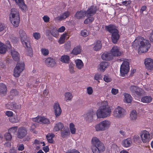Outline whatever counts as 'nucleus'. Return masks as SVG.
I'll list each match as a JSON object with an SVG mask.
<instances>
[{"label": "nucleus", "mask_w": 153, "mask_h": 153, "mask_svg": "<svg viewBox=\"0 0 153 153\" xmlns=\"http://www.w3.org/2000/svg\"><path fill=\"white\" fill-rule=\"evenodd\" d=\"M132 46L136 49H138L139 52L144 53L148 51L151 45L148 40L142 37H137L133 42Z\"/></svg>", "instance_id": "f257e3e1"}, {"label": "nucleus", "mask_w": 153, "mask_h": 153, "mask_svg": "<svg viewBox=\"0 0 153 153\" xmlns=\"http://www.w3.org/2000/svg\"><path fill=\"white\" fill-rule=\"evenodd\" d=\"M111 111L110 107L108 106L107 102H105L102 103L100 109L97 112L98 118H105L110 115Z\"/></svg>", "instance_id": "f03ea898"}, {"label": "nucleus", "mask_w": 153, "mask_h": 153, "mask_svg": "<svg viewBox=\"0 0 153 153\" xmlns=\"http://www.w3.org/2000/svg\"><path fill=\"white\" fill-rule=\"evenodd\" d=\"M92 144V150L93 153H100L105 150L103 144L96 137H93L91 140Z\"/></svg>", "instance_id": "7ed1b4c3"}, {"label": "nucleus", "mask_w": 153, "mask_h": 153, "mask_svg": "<svg viewBox=\"0 0 153 153\" xmlns=\"http://www.w3.org/2000/svg\"><path fill=\"white\" fill-rule=\"evenodd\" d=\"M92 144V150L93 153H100L105 150L103 144L96 137H93L91 140Z\"/></svg>", "instance_id": "20e7f679"}, {"label": "nucleus", "mask_w": 153, "mask_h": 153, "mask_svg": "<svg viewBox=\"0 0 153 153\" xmlns=\"http://www.w3.org/2000/svg\"><path fill=\"white\" fill-rule=\"evenodd\" d=\"M105 29L112 33L111 40L112 42L114 44L117 43L120 37L118 30L111 25L105 26Z\"/></svg>", "instance_id": "39448f33"}, {"label": "nucleus", "mask_w": 153, "mask_h": 153, "mask_svg": "<svg viewBox=\"0 0 153 153\" xmlns=\"http://www.w3.org/2000/svg\"><path fill=\"white\" fill-rule=\"evenodd\" d=\"M11 17L10 16V19L11 23L16 27L19 26L20 22V17L18 11L15 8L11 9Z\"/></svg>", "instance_id": "423d86ee"}, {"label": "nucleus", "mask_w": 153, "mask_h": 153, "mask_svg": "<svg viewBox=\"0 0 153 153\" xmlns=\"http://www.w3.org/2000/svg\"><path fill=\"white\" fill-rule=\"evenodd\" d=\"M110 124V122L108 120L102 121L95 126L96 130L97 131L105 130L109 128Z\"/></svg>", "instance_id": "0eeeda50"}, {"label": "nucleus", "mask_w": 153, "mask_h": 153, "mask_svg": "<svg viewBox=\"0 0 153 153\" xmlns=\"http://www.w3.org/2000/svg\"><path fill=\"white\" fill-rule=\"evenodd\" d=\"M25 64L23 62H19L16 65L14 71V75L16 77L19 76L20 73L24 70Z\"/></svg>", "instance_id": "6e6552de"}, {"label": "nucleus", "mask_w": 153, "mask_h": 153, "mask_svg": "<svg viewBox=\"0 0 153 153\" xmlns=\"http://www.w3.org/2000/svg\"><path fill=\"white\" fill-rule=\"evenodd\" d=\"M126 114V112L125 110L119 106L115 108L113 112V116L118 118L123 117Z\"/></svg>", "instance_id": "1a4fd4ad"}, {"label": "nucleus", "mask_w": 153, "mask_h": 153, "mask_svg": "<svg viewBox=\"0 0 153 153\" xmlns=\"http://www.w3.org/2000/svg\"><path fill=\"white\" fill-rule=\"evenodd\" d=\"M129 63L127 61H124L121 65L120 68V72L121 75L124 76L127 74L129 70Z\"/></svg>", "instance_id": "9d476101"}, {"label": "nucleus", "mask_w": 153, "mask_h": 153, "mask_svg": "<svg viewBox=\"0 0 153 153\" xmlns=\"http://www.w3.org/2000/svg\"><path fill=\"white\" fill-rule=\"evenodd\" d=\"M131 92L135 95L142 96L143 93V91L141 88L135 86H131L130 87Z\"/></svg>", "instance_id": "9b49d317"}, {"label": "nucleus", "mask_w": 153, "mask_h": 153, "mask_svg": "<svg viewBox=\"0 0 153 153\" xmlns=\"http://www.w3.org/2000/svg\"><path fill=\"white\" fill-rule=\"evenodd\" d=\"M142 133L140 136L143 142L144 143L149 142L151 139L150 135L149 132L144 130L142 131Z\"/></svg>", "instance_id": "f8f14e48"}, {"label": "nucleus", "mask_w": 153, "mask_h": 153, "mask_svg": "<svg viewBox=\"0 0 153 153\" xmlns=\"http://www.w3.org/2000/svg\"><path fill=\"white\" fill-rule=\"evenodd\" d=\"M27 133L26 128L24 127L19 128L17 132V137L18 138L22 139L24 137Z\"/></svg>", "instance_id": "ddd939ff"}, {"label": "nucleus", "mask_w": 153, "mask_h": 153, "mask_svg": "<svg viewBox=\"0 0 153 153\" xmlns=\"http://www.w3.org/2000/svg\"><path fill=\"white\" fill-rule=\"evenodd\" d=\"M97 10V7L96 6L94 7V6H92L88 9L86 11V15L87 17H89L90 16H92L95 14L96 11Z\"/></svg>", "instance_id": "4468645a"}, {"label": "nucleus", "mask_w": 153, "mask_h": 153, "mask_svg": "<svg viewBox=\"0 0 153 153\" xmlns=\"http://www.w3.org/2000/svg\"><path fill=\"white\" fill-rule=\"evenodd\" d=\"M95 114V112L93 110H89L86 114L84 115L85 119L87 121L91 122L93 119L94 115Z\"/></svg>", "instance_id": "2eb2a0df"}, {"label": "nucleus", "mask_w": 153, "mask_h": 153, "mask_svg": "<svg viewBox=\"0 0 153 153\" xmlns=\"http://www.w3.org/2000/svg\"><path fill=\"white\" fill-rule=\"evenodd\" d=\"M146 68L148 70H152L153 68V60L150 58L146 59L144 61Z\"/></svg>", "instance_id": "dca6fc26"}, {"label": "nucleus", "mask_w": 153, "mask_h": 153, "mask_svg": "<svg viewBox=\"0 0 153 153\" xmlns=\"http://www.w3.org/2000/svg\"><path fill=\"white\" fill-rule=\"evenodd\" d=\"M53 110L56 117L57 118L60 115L62 112V110L59 103L54 104Z\"/></svg>", "instance_id": "f3484780"}, {"label": "nucleus", "mask_w": 153, "mask_h": 153, "mask_svg": "<svg viewBox=\"0 0 153 153\" xmlns=\"http://www.w3.org/2000/svg\"><path fill=\"white\" fill-rule=\"evenodd\" d=\"M20 38L21 39V42L23 45H24L25 42L27 43L28 42L27 40V37L26 33L24 30H20L19 32Z\"/></svg>", "instance_id": "a211bd4d"}, {"label": "nucleus", "mask_w": 153, "mask_h": 153, "mask_svg": "<svg viewBox=\"0 0 153 153\" xmlns=\"http://www.w3.org/2000/svg\"><path fill=\"white\" fill-rule=\"evenodd\" d=\"M33 121L36 122L38 123L41 122L42 123L45 124H49L50 122L48 119H47L44 117H36L33 119Z\"/></svg>", "instance_id": "6ab92c4d"}, {"label": "nucleus", "mask_w": 153, "mask_h": 153, "mask_svg": "<svg viewBox=\"0 0 153 153\" xmlns=\"http://www.w3.org/2000/svg\"><path fill=\"white\" fill-rule=\"evenodd\" d=\"M70 14L69 12L67 11L62 13L60 16H59L55 18L56 21H61L68 17Z\"/></svg>", "instance_id": "aec40b11"}, {"label": "nucleus", "mask_w": 153, "mask_h": 153, "mask_svg": "<svg viewBox=\"0 0 153 153\" xmlns=\"http://www.w3.org/2000/svg\"><path fill=\"white\" fill-rule=\"evenodd\" d=\"M25 48H27V51H26V54L27 55L31 57L33 55V52L32 49L31 47L29 42H27V43L25 42V44L24 45Z\"/></svg>", "instance_id": "412c9836"}, {"label": "nucleus", "mask_w": 153, "mask_h": 153, "mask_svg": "<svg viewBox=\"0 0 153 153\" xmlns=\"http://www.w3.org/2000/svg\"><path fill=\"white\" fill-rule=\"evenodd\" d=\"M15 1L16 5L22 10H25L27 8L26 5L25 4L23 0H13Z\"/></svg>", "instance_id": "4be33fe9"}, {"label": "nucleus", "mask_w": 153, "mask_h": 153, "mask_svg": "<svg viewBox=\"0 0 153 153\" xmlns=\"http://www.w3.org/2000/svg\"><path fill=\"white\" fill-rule=\"evenodd\" d=\"M46 65L48 67H52L56 64L55 60L51 58H48L45 61Z\"/></svg>", "instance_id": "5701e85b"}, {"label": "nucleus", "mask_w": 153, "mask_h": 153, "mask_svg": "<svg viewBox=\"0 0 153 153\" xmlns=\"http://www.w3.org/2000/svg\"><path fill=\"white\" fill-rule=\"evenodd\" d=\"M111 53L112 56H119L121 55V53L119 50L117 46H114L113 47L111 50Z\"/></svg>", "instance_id": "b1692460"}, {"label": "nucleus", "mask_w": 153, "mask_h": 153, "mask_svg": "<svg viewBox=\"0 0 153 153\" xmlns=\"http://www.w3.org/2000/svg\"><path fill=\"white\" fill-rule=\"evenodd\" d=\"M6 106L8 109L10 110H13L14 109H18L19 107V105L15 102H9L6 105Z\"/></svg>", "instance_id": "393cba45"}, {"label": "nucleus", "mask_w": 153, "mask_h": 153, "mask_svg": "<svg viewBox=\"0 0 153 153\" xmlns=\"http://www.w3.org/2000/svg\"><path fill=\"white\" fill-rule=\"evenodd\" d=\"M86 13L85 11L81 10L80 11H77L74 16L77 19H82L86 15Z\"/></svg>", "instance_id": "a878e982"}, {"label": "nucleus", "mask_w": 153, "mask_h": 153, "mask_svg": "<svg viewBox=\"0 0 153 153\" xmlns=\"http://www.w3.org/2000/svg\"><path fill=\"white\" fill-rule=\"evenodd\" d=\"M70 133L68 127H65L61 132V136L63 138H65L70 135Z\"/></svg>", "instance_id": "bb28decb"}, {"label": "nucleus", "mask_w": 153, "mask_h": 153, "mask_svg": "<svg viewBox=\"0 0 153 153\" xmlns=\"http://www.w3.org/2000/svg\"><path fill=\"white\" fill-rule=\"evenodd\" d=\"M102 59L105 60H110L113 58L112 54L110 53H104L102 56Z\"/></svg>", "instance_id": "cd10ccee"}, {"label": "nucleus", "mask_w": 153, "mask_h": 153, "mask_svg": "<svg viewBox=\"0 0 153 153\" xmlns=\"http://www.w3.org/2000/svg\"><path fill=\"white\" fill-rule=\"evenodd\" d=\"M11 53L13 59L16 61H18L19 57V53L14 50H12Z\"/></svg>", "instance_id": "c85d7f7f"}, {"label": "nucleus", "mask_w": 153, "mask_h": 153, "mask_svg": "<svg viewBox=\"0 0 153 153\" xmlns=\"http://www.w3.org/2000/svg\"><path fill=\"white\" fill-rule=\"evenodd\" d=\"M63 124L60 122H59L55 124L53 130L55 131H58L62 130L64 127Z\"/></svg>", "instance_id": "c756f323"}, {"label": "nucleus", "mask_w": 153, "mask_h": 153, "mask_svg": "<svg viewBox=\"0 0 153 153\" xmlns=\"http://www.w3.org/2000/svg\"><path fill=\"white\" fill-rule=\"evenodd\" d=\"M108 65V62L104 61L101 62L100 64L99 69L100 71H104Z\"/></svg>", "instance_id": "7c9ffc66"}, {"label": "nucleus", "mask_w": 153, "mask_h": 153, "mask_svg": "<svg viewBox=\"0 0 153 153\" xmlns=\"http://www.w3.org/2000/svg\"><path fill=\"white\" fill-rule=\"evenodd\" d=\"M137 118V115L136 111L135 110H132L130 114V119L133 121H135Z\"/></svg>", "instance_id": "2f4dec72"}, {"label": "nucleus", "mask_w": 153, "mask_h": 153, "mask_svg": "<svg viewBox=\"0 0 153 153\" xmlns=\"http://www.w3.org/2000/svg\"><path fill=\"white\" fill-rule=\"evenodd\" d=\"M55 136L54 134L51 133L48 134L46 136V137L48 142L50 143H53V138Z\"/></svg>", "instance_id": "473e14b6"}, {"label": "nucleus", "mask_w": 153, "mask_h": 153, "mask_svg": "<svg viewBox=\"0 0 153 153\" xmlns=\"http://www.w3.org/2000/svg\"><path fill=\"white\" fill-rule=\"evenodd\" d=\"M7 91V88L5 84L3 83H0V94H4Z\"/></svg>", "instance_id": "72a5a7b5"}, {"label": "nucleus", "mask_w": 153, "mask_h": 153, "mask_svg": "<svg viewBox=\"0 0 153 153\" xmlns=\"http://www.w3.org/2000/svg\"><path fill=\"white\" fill-rule=\"evenodd\" d=\"M131 143V141L128 138L124 140L122 142L123 146L126 147H129Z\"/></svg>", "instance_id": "f704fd0d"}, {"label": "nucleus", "mask_w": 153, "mask_h": 153, "mask_svg": "<svg viewBox=\"0 0 153 153\" xmlns=\"http://www.w3.org/2000/svg\"><path fill=\"white\" fill-rule=\"evenodd\" d=\"M60 60L63 62L68 63H69L70 60L69 57L68 56L64 55L62 56Z\"/></svg>", "instance_id": "c9c22d12"}, {"label": "nucleus", "mask_w": 153, "mask_h": 153, "mask_svg": "<svg viewBox=\"0 0 153 153\" xmlns=\"http://www.w3.org/2000/svg\"><path fill=\"white\" fill-rule=\"evenodd\" d=\"M102 46L100 41L98 40L97 41L95 46L94 47L93 49L96 51H99L101 48Z\"/></svg>", "instance_id": "e433bc0d"}, {"label": "nucleus", "mask_w": 153, "mask_h": 153, "mask_svg": "<svg viewBox=\"0 0 153 153\" xmlns=\"http://www.w3.org/2000/svg\"><path fill=\"white\" fill-rule=\"evenodd\" d=\"M152 100V98L150 96H145L143 97L141 101L144 103H149L151 102Z\"/></svg>", "instance_id": "4c0bfd02"}, {"label": "nucleus", "mask_w": 153, "mask_h": 153, "mask_svg": "<svg viewBox=\"0 0 153 153\" xmlns=\"http://www.w3.org/2000/svg\"><path fill=\"white\" fill-rule=\"evenodd\" d=\"M81 51V49L80 47L79 46H76L73 49L71 53L76 55L80 53Z\"/></svg>", "instance_id": "58836bf2"}, {"label": "nucleus", "mask_w": 153, "mask_h": 153, "mask_svg": "<svg viewBox=\"0 0 153 153\" xmlns=\"http://www.w3.org/2000/svg\"><path fill=\"white\" fill-rule=\"evenodd\" d=\"M75 63L76 67L79 69H81L83 67V64L82 60L78 59L75 61Z\"/></svg>", "instance_id": "ea45409f"}, {"label": "nucleus", "mask_w": 153, "mask_h": 153, "mask_svg": "<svg viewBox=\"0 0 153 153\" xmlns=\"http://www.w3.org/2000/svg\"><path fill=\"white\" fill-rule=\"evenodd\" d=\"M125 99L124 100L127 103H130L132 100V97L129 94L127 93H125Z\"/></svg>", "instance_id": "a19ab883"}, {"label": "nucleus", "mask_w": 153, "mask_h": 153, "mask_svg": "<svg viewBox=\"0 0 153 153\" xmlns=\"http://www.w3.org/2000/svg\"><path fill=\"white\" fill-rule=\"evenodd\" d=\"M18 128L17 126H14L10 128L8 130V132L11 135L15 134Z\"/></svg>", "instance_id": "79ce46f5"}, {"label": "nucleus", "mask_w": 153, "mask_h": 153, "mask_svg": "<svg viewBox=\"0 0 153 153\" xmlns=\"http://www.w3.org/2000/svg\"><path fill=\"white\" fill-rule=\"evenodd\" d=\"M70 129L71 134H74L75 133L76 129L75 128V125L73 123H71L70 124Z\"/></svg>", "instance_id": "37998d69"}, {"label": "nucleus", "mask_w": 153, "mask_h": 153, "mask_svg": "<svg viewBox=\"0 0 153 153\" xmlns=\"http://www.w3.org/2000/svg\"><path fill=\"white\" fill-rule=\"evenodd\" d=\"M10 95L9 96L10 98L12 99V97L11 96H13L17 95L18 94V92L17 90L16 89H13L11 90L10 92Z\"/></svg>", "instance_id": "c03bdc74"}, {"label": "nucleus", "mask_w": 153, "mask_h": 153, "mask_svg": "<svg viewBox=\"0 0 153 153\" xmlns=\"http://www.w3.org/2000/svg\"><path fill=\"white\" fill-rule=\"evenodd\" d=\"M10 122L13 123H17L19 122V120L16 116L11 117L9 118Z\"/></svg>", "instance_id": "a18cd8bd"}, {"label": "nucleus", "mask_w": 153, "mask_h": 153, "mask_svg": "<svg viewBox=\"0 0 153 153\" xmlns=\"http://www.w3.org/2000/svg\"><path fill=\"white\" fill-rule=\"evenodd\" d=\"M7 50V47L4 45H1L0 47V53H5Z\"/></svg>", "instance_id": "49530a36"}, {"label": "nucleus", "mask_w": 153, "mask_h": 153, "mask_svg": "<svg viewBox=\"0 0 153 153\" xmlns=\"http://www.w3.org/2000/svg\"><path fill=\"white\" fill-rule=\"evenodd\" d=\"M65 98L66 99V101L71 100L73 97L72 94L69 92H67L65 94Z\"/></svg>", "instance_id": "de8ad7c7"}, {"label": "nucleus", "mask_w": 153, "mask_h": 153, "mask_svg": "<svg viewBox=\"0 0 153 153\" xmlns=\"http://www.w3.org/2000/svg\"><path fill=\"white\" fill-rule=\"evenodd\" d=\"M12 135L10 133H6L4 135V137L5 139L6 140H11L12 138Z\"/></svg>", "instance_id": "09e8293b"}, {"label": "nucleus", "mask_w": 153, "mask_h": 153, "mask_svg": "<svg viewBox=\"0 0 153 153\" xmlns=\"http://www.w3.org/2000/svg\"><path fill=\"white\" fill-rule=\"evenodd\" d=\"M58 34V31L56 28H53L51 31V35L56 37Z\"/></svg>", "instance_id": "8fccbe9b"}, {"label": "nucleus", "mask_w": 153, "mask_h": 153, "mask_svg": "<svg viewBox=\"0 0 153 153\" xmlns=\"http://www.w3.org/2000/svg\"><path fill=\"white\" fill-rule=\"evenodd\" d=\"M74 65L72 63H70L69 65V70L71 74L74 73L75 71L74 70Z\"/></svg>", "instance_id": "3c124183"}, {"label": "nucleus", "mask_w": 153, "mask_h": 153, "mask_svg": "<svg viewBox=\"0 0 153 153\" xmlns=\"http://www.w3.org/2000/svg\"><path fill=\"white\" fill-rule=\"evenodd\" d=\"M71 45L70 42L68 41L64 45V48L66 50H69L71 48Z\"/></svg>", "instance_id": "603ef678"}, {"label": "nucleus", "mask_w": 153, "mask_h": 153, "mask_svg": "<svg viewBox=\"0 0 153 153\" xmlns=\"http://www.w3.org/2000/svg\"><path fill=\"white\" fill-rule=\"evenodd\" d=\"M45 34L46 36L48 37V39L50 40H52V38L51 36V31L49 30H47L45 31Z\"/></svg>", "instance_id": "864d4df0"}, {"label": "nucleus", "mask_w": 153, "mask_h": 153, "mask_svg": "<svg viewBox=\"0 0 153 153\" xmlns=\"http://www.w3.org/2000/svg\"><path fill=\"white\" fill-rule=\"evenodd\" d=\"M41 51L42 54L44 56H46L49 53V51L48 49H42Z\"/></svg>", "instance_id": "5fc2aeb1"}, {"label": "nucleus", "mask_w": 153, "mask_h": 153, "mask_svg": "<svg viewBox=\"0 0 153 153\" xmlns=\"http://www.w3.org/2000/svg\"><path fill=\"white\" fill-rule=\"evenodd\" d=\"M104 80L105 82H110L111 79L108 75H105L104 77Z\"/></svg>", "instance_id": "6e6d98bb"}, {"label": "nucleus", "mask_w": 153, "mask_h": 153, "mask_svg": "<svg viewBox=\"0 0 153 153\" xmlns=\"http://www.w3.org/2000/svg\"><path fill=\"white\" fill-rule=\"evenodd\" d=\"M33 36L34 38L36 39H38L40 37V34L38 33H33Z\"/></svg>", "instance_id": "4d7b16f0"}, {"label": "nucleus", "mask_w": 153, "mask_h": 153, "mask_svg": "<svg viewBox=\"0 0 153 153\" xmlns=\"http://www.w3.org/2000/svg\"><path fill=\"white\" fill-rule=\"evenodd\" d=\"M88 94L89 95L91 94L93 92V90L92 87H89L87 88Z\"/></svg>", "instance_id": "13d9d810"}, {"label": "nucleus", "mask_w": 153, "mask_h": 153, "mask_svg": "<svg viewBox=\"0 0 153 153\" xmlns=\"http://www.w3.org/2000/svg\"><path fill=\"white\" fill-rule=\"evenodd\" d=\"M101 75L98 73L96 74L95 75L94 79L96 80H100L101 79Z\"/></svg>", "instance_id": "bf43d9fd"}, {"label": "nucleus", "mask_w": 153, "mask_h": 153, "mask_svg": "<svg viewBox=\"0 0 153 153\" xmlns=\"http://www.w3.org/2000/svg\"><path fill=\"white\" fill-rule=\"evenodd\" d=\"M87 31L86 30H84L82 31L81 32L82 36L84 37H86L88 36Z\"/></svg>", "instance_id": "052dcab7"}, {"label": "nucleus", "mask_w": 153, "mask_h": 153, "mask_svg": "<svg viewBox=\"0 0 153 153\" xmlns=\"http://www.w3.org/2000/svg\"><path fill=\"white\" fill-rule=\"evenodd\" d=\"M10 39L11 41L14 43H16L18 41V38L16 37H13Z\"/></svg>", "instance_id": "680f3d73"}, {"label": "nucleus", "mask_w": 153, "mask_h": 153, "mask_svg": "<svg viewBox=\"0 0 153 153\" xmlns=\"http://www.w3.org/2000/svg\"><path fill=\"white\" fill-rule=\"evenodd\" d=\"M66 153H79V152L75 149L68 150Z\"/></svg>", "instance_id": "e2e57ef3"}, {"label": "nucleus", "mask_w": 153, "mask_h": 153, "mask_svg": "<svg viewBox=\"0 0 153 153\" xmlns=\"http://www.w3.org/2000/svg\"><path fill=\"white\" fill-rule=\"evenodd\" d=\"M43 19L45 22H48L49 21V18L47 16H44Z\"/></svg>", "instance_id": "0e129e2a"}, {"label": "nucleus", "mask_w": 153, "mask_h": 153, "mask_svg": "<svg viewBox=\"0 0 153 153\" xmlns=\"http://www.w3.org/2000/svg\"><path fill=\"white\" fill-rule=\"evenodd\" d=\"M24 146L23 144H20L18 148V150L19 151H22L24 149Z\"/></svg>", "instance_id": "69168bd1"}, {"label": "nucleus", "mask_w": 153, "mask_h": 153, "mask_svg": "<svg viewBox=\"0 0 153 153\" xmlns=\"http://www.w3.org/2000/svg\"><path fill=\"white\" fill-rule=\"evenodd\" d=\"M6 114L9 117H12L13 115V113L11 111H7L6 112Z\"/></svg>", "instance_id": "338daca9"}, {"label": "nucleus", "mask_w": 153, "mask_h": 153, "mask_svg": "<svg viewBox=\"0 0 153 153\" xmlns=\"http://www.w3.org/2000/svg\"><path fill=\"white\" fill-rule=\"evenodd\" d=\"M118 92V90L112 88L111 90V93L114 94H116Z\"/></svg>", "instance_id": "774afa93"}]
</instances>
